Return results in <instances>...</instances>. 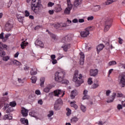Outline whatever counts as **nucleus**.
<instances>
[{
  "mask_svg": "<svg viewBox=\"0 0 125 125\" xmlns=\"http://www.w3.org/2000/svg\"><path fill=\"white\" fill-rule=\"evenodd\" d=\"M72 40V36L71 35H68L67 36H65L62 40V42L64 44L62 46V48H63L64 51H67L68 49L71 47V44L70 43H67Z\"/></svg>",
  "mask_w": 125,
  "mask_h": 125,
  "instance_id": "nucleus-1",
  "label": "nucleus"
},
{
  "mask_svg": "<svg viewBox=\"0 0 125 125\" xmlns=\"http://www.w3.org/2000/svg\"><path fill=\"white\" fill-rule=\"evenodd\" d=\"M82 79H83L82 74H79V71H75L73 76V82H75L76 84H77L76 85L77 86H80L83 83V81Z\"/></svg>",
  "mask_w": 125,
  "mask_h": 125,
  "instance_id": "nucleus-2",
  "label": "nucleus"
},
{
  "mask_svg": "<svg viewBox=\"0 0 125 125\" xmlns=\"http://www.w3.org/2000/svg\"><path fill=\"white\" fill-rule=\"evenodd\" d=\"M65 75V72L63 71H61L60 72H56L55 74V80L58 83H61L63 82L64 80V76Z\"/></svg>",
  "mask_w": 125,
  "mask_h": 125,
  "instance_id": "nucleus-3",
  "label": "nucleus"
},
{
  "mask_svg": "<svg viewBox=\"0 0 125 125\" xmlns=\"http://www.w3.org/2000/svg\"><path fill=\"white\" fill-rule=\"evenodd\" d=\"M67 7L65 9L64 11V14L69 15L71 13V10L73 8V5L71 3V0H67Z\"/></svg>",
  "mask_w": 125,
  "mask_h": 125,
  "instance_id": "nucleus-4",
  "label": "nucleus"
},
{
  "mask_svg": "<svg viewBox=\"0 0 125 125\" xmlns=\"http://www.w3.org/2000/svg\"><path fill=\"white\" fill-rule=\"evenodd\" d=\"M42 8V5L31 6V7L32 11L34 12V13H36V14H39Z\"/></svg>",
  "mask_w": 125,
  "mask_h": 125,
  "instance_id": "nucleus-5",
  "label": "nucleus"
},
{
  "mask_svg": "<svg viewBox=\"0 0 125 125\" xmlns=\"http://www.w3.org/2000/svg\"><path fill=\"white\" fill-rule=\"evenodd\" d=\"M91 29V26H89L85 29L83 31L80 32V36L82 38H87L89 35V31Z\"/></svg>",
  "mask_w": 125,
  "mask_h": 125,
  "instance_id": "nucleus-6",
  "label": "nucleus"
},
{
  "mask_svg": "<svg viewBox=\"0 0 125 125\" xmlns=\"http://www.w3.org/2000/svg\"><path fill=\"white\" fill-rule=\"evenodd\" d=\"M119 83L121 87H125V73H123L119 77Z\"/></svg>",
  "mask_w": 125,
  "mask_h": 125,
  "instance_id": "nucleus-7",
  "label": "nucleus"
},
{
  "mask_svg": "<svg viewBox=\"0 0 125 125\" xmlns=\"http://www.w3.org/2000/svg\"><path fill=\"white\" fill-rule=\"evenodd\" d=\"M111 27H112V21H111V19L108 18L104 23V31L108 32Z\"/></svg>",
  "mask_w": 125,
  "mask_h": 125,
  "instance_id": "nucleus-8",
  "label": "nucleus"
},
{
  "mask_svg": "<svg viewBox=\"0 0 125 125\" xmlns=\"http://www.w3.org/2000/svg\"><path fill=\"white\" fill-rule=\"evenodd\" d=\"M55 96L57 97H63L65 95V91L60 89H57L54 91Z\"/></svg>",
  "mask_w": 125,
  "mask_h": 125,
  "instance_id": "nucleus-9",
  "label": "nucleus"
},
{
  "mask_svg": "<svg viewBox=\"0 0 125 125\" xmlns=\"http://www.w3.org/2000/svg\"><path fill=\"white\" fill-rule=\"evenodd\" d=\"M63 104V101H62V100L61 99H59L58 100H57L55 104L54 105V109L56 111H58L59 110H60V107H57L58 105H62Z\"/></svg>",
  "mask_w": 125,
  "mask_h": 125,
  "instance_id": "nucleus-10",
  "label": "nucleus"
},
{
  "mask_svg": "<svg viewBox=\"0 0 125 125\" xmlns=\"http://www.w3.org/2000/svg\"><path fill=\"white\" fill-rule=\"evenodd\" d=\"M100 85L99 81L97 79H96L94 81V82L91 86V88L92 89H96V88H98Z\"/></svg>",
  "mask_w": 125,
  "mask_h": 125,
  "instance_id": "nucleus-11",
  "label": "nucleus"
},
{
  "mask_svg": "<svg viewBox=\"0 0 125 125\" xmlns=\"http://www.w3.org/2000/svg\"><path fill=\"white\" fill-rule=\"evenodd\" d=\"M13 27V24L12 22L10 21H8L5 24V30L7 32H9V31H10V30L12 29Z\"/></svg>",
  "mask_w": 125,
  "mask_h": 125,
  "instance_id": "nucleus-12",
  "label": "nucleus"
},
{
  "mask_svg": "<svg viewBox=\"0 0 125 125\" xmlns=\"http://www.w3.org/2000/svg\"><path fill=\"white\" fill-rule=\"evenodd\" d=\"M98 75V69H91L90 70V76L91 77H96Z\"/></svg>",
  "mask_w": 125,
  "mask_h": 125,
  "instance_id": "nucleus-13",
  "label": "nucleus"
},
{
  "mask_svg": "<svg viewBox=\"0 0 125 125\" xmlns=\"http://www.w3.org/2000/svg\"><path fill=\"white\" fill-rule=\"evenodd\" d=\"M31 6L42 5L41 0H32Z\"/></svg>",
  "mask_w": 125,
  "mask_h": 125,
  "instance_id": "nucleus-14",
  "label": "nucleus"
},
{
  "mask_svg": "<svg viewBox=\"0 0 125 125\" xmlns=\"http://www.w3.org/2000/svg\"><path fill=\"white\" fill-rule=\"evenodd\" d=\"M116 93L114 92L112 95L108 98V100L106 101L107 103H111L114 101L115 98H116Z\"/></svg>",
  "mask_w": 125,
  "mask_h": 125,
  "instance_id": "nucleus-15",
  "label": "nucleus"
},
{
  "mask_svg": "<svg viewBox=\"0 0 125 125\" xmlns=\"http://www.w3.org/2000/svg\"><path fill=\"white\" fill-rule=\"evenodd\" d=\"M80 62L81 65H83V63L84 62V54L83 52H80Z\"/></svg>",
  "mask_w": 125,
  "mask_h": 125,
  "instance_id": "nucleus-16",
  "label": "nucleus"
},
{
  "mask_svg": "<svg viewBox=\"0 0 125 125\" xmlns=\"http://www.w3.org/2000/svg\"><path fill=\"white\" fill-rule=\"evenodd\" d=\"M53 87V86L51 84H48L46 87H45L43 89V91L46 93H48L49 92V90L51 89Z\"/></svg>",
  "mask_w": 125,
  "mask_h": 125,
  "instance_id": "nucleus-17",
  "label": "nucleus"
},
{
  "mask_svg": "<svg viewBox=\"0 0 125 125\" xmlns=\"http://www.w3.org/2000/svg\"><path fill=\"white\" fill-rule=\"evenodd\" d=\"M77 95H78V91H77V90H74L71 91L70 98L71 99H75V97L77 96Z\"/></svg>",
  "mask_w": 125,
  "mask_h": 125,
  "instance_id": "nucleus-18",
  "label": "nucleus"
},
{
  "mask_svg": "<svg viewBox=\"0 0 125 125\" xmlns=\"http://www.w3.org/2000/svg\"><path fill=\"white\" fill-rule=\"evenodd\" d=\"M35 44L36 46H40V47H43V43L42 41L37 40L35 42Z\"/></svg>",
  "mask_w": 125,
  "mask_h": 125,
  "instance_id": "nucleus-19",
  "label": "nucleus"
},
{
  "mask_svg": "<svg viewBox=\"0 0 125 125\" xmlns=\"http://www.w3.org/2000/svg\"><path fill=\"white\" fill-rule=\"evenodd\" d=\"M29 110L26 109L25 108H21V114L22 115L23 117H27L28 116V113Z\"/></svg>",
  "mask_w": 125,
  "mask_h": 125,
  "instance_id": "nucleus-20",
  "label": "nucleus"
},
{
  "mask_svg": "<svg viewBox=\"0 0 125 125\" xmlns=\"http://www.w3.org/2000/svg\"><path fill=\"white\" fill-rule=\"evenodd\" d=\"M104 45L103 44H100L97 46V52L99 53L104 48Z\"/></svg>",
  "mask_w": 125,
  "mask_h": 125,
  "instance_id": "nucleus-21",
  "label": "nucleus"
},
{
  "mask_svg": "<svg viewBox=\"0 0 125 125\" xmlns=\"http://www.w3.org/2000/svg\"><path fill=\"white\" fill-rule=\"evenodd\" d=\"M79 121V118L78 117L76 116H73V117L71 118L70 120V122L72 124H76L77 122Z\"/></svg>",
  "mask_w": 125,
  "mask_h": 125,
  "instance_id": "nucleus-22",
  "label": "nucleus"
},
{
  "mask_svg": "<svg viewBox=\"0 0 125 125\" xmlns=\"http://www.w3.org/2000/svg\"><path fill=\"white\" fill-rule=\"evenodd\" d=\"M82 4V0H75L74 2V5L75 7L79 6V5H81Z\"/></svg>",
  "mask_w": 125,
  "mask_h": 125,
  "instance_id": "nucleus-23",
  "label": "nucleus"
},
{
  "mask_svg": "<svg viewBox=\"0 0 125 125\" xmlns=\"http://www.w3.org/2000/svg\"><path fill=\"white\" fill-rule=\"evenodd\" d=\"M55 11L56 12H60L62 10V7H61V5L57 4L55 8Z\"/></svg>",
  "mask_w": 125,
  "mask_h": 125,
  "instance_id": "nucleus-24",
  "label": "nucleus"
},
{
  "mask_svg": "<svg viewBox=\"0 0 125 125\" xmlns=\"http://www.w3.org/2000/svg\"><path fill=\"white\" fill-rule=\"evenodd\" d=\"M11 62L13 64H14V65H15L16 66H20V65H21V62H19L16 60H11Z\"/></svg>",
  "mask_w": 125,
  "mask_h": 125,
  "instance_id": "nucleus-25",
  "label": "nucleus"
},
{
  "mask_svg": "<svg viewBox=\"0 0 125 125\" xmlns=\"http://www.w3.org/2000/svg\"><path fill=\"white\" fill-rule=\"evenodd\" d=\"M118 0H107L104 4L105 5H109L110 4H112L113 2H115V1H117Z\"/></svg>",
  "mask_w": 125,
  "mask_h": 125,
  "instance_id": "nucleus-26",
  "label": "nucleus"
},
{
  "mask_svg": "<svg viewBox=\"0 0 125 125\" xmlns=\"http://www.w3.org/2000/svg\"><path fill=\"white\" fill-rule=\"evenodd\" d=\"M3 120H12V115L10 114L5 115L3 118Z\"/></svg>",
  "mask_w": 125,
  "mask_h": 125,
  "instance_id": "nucleus-27",
  "label": "nucleus"
},
{
  "mask_svg": "<svg viewBox=\"0 0 125 125\" xmlns=\"http://www.w3.org/2000/svg\"><path fill=\"white\" fill-rule=\"evenodd\" d=\"M27 45H28V42L25 41H23L21 44V48H22V49H24V48H25L24 46H27Z\"/></svg>",
  "mask_w": 125,
  "mask_h": 125,
  "instance_id": "nucleus-28",
  "label": "nucleus"
},
{
  "mask_svg": "<svg viewBox=\"0 0 125 125\" xmlns=\"http://www.w3.org/2000/svg\"><path fill=\"white\" fill-rule=\"evenodd\" d=\"M5 54V52H4L2 49H0V56H1V57H4Z\"/></svg>",
  "mask_w": 125,
  "mask_h": 125,
  "instance_id": "nucleus-29",
  "label": "nucleus"
},
{
  "mask_svg": "<svg viewBox=\"0 0 125 125\" xmlns=\"http://www.w3.org/2000/svg\"><path fill=\"white\" fill-rule=\"evenodd\" d=\"M114 65H117V62L115 61H110L108 62V66H114Z\"/></svg>",
  "mask_w": 125,
  "mask_h": 125,
  "instance_id": "nucleus-30",
  "label": "nucleus"
},
{
  "mask_svg": "<svg viewBox=\"0 0 125 125\" xmlns=\"http://www.w3.org/2000/svg\"><path fill=\"white\" fill-rule=\"evenodd\" d=\"M48 34L50 35L51 38L52 39V40H54V41H55L56 40H57L56 38V35H55V34H53L52 33H51L50 32L48 31Z\"/></svg>",
  "mask_w": 125,
  "mask_h": 125,
  "instance_id": "nucleus-31",
  "label": "nucleus"
},
{
  "mask_svg": "<svg viewBox=\"0 0 125 125\" xmlns=\"http://www.w3.org/2000/svg\"><path fill=\"white\" fill-rule=\"evenodd\" d=\"M44 81H45V79L43 77H42L40 79V86H43L44 84Z\"/></svg>",
  "mask_w": 125,
  "mask_h": 125,
  "instance_id": "nucleus-32",
  "label": "nucleus"
},
{
  "mask_svg": "<svg viewBox=\"0 0 125 125\" xmlns=\"http://www.w3.org/2000/svg\"><path fill=\"white\" fill-rule=\"evenodd\" d=\"M53 115H54V112L53 110H51V111H49V113L47 115V117H48V119L51 118V117H52Z\"/></svg>",
  "mask_w": 125,
  "mask_h": 125,
  "instance_id": "nucleus-33",
  "label": "nucleus"
},
{
  "mask_svg": "<svg viewBox=\"0 0 125 125\" xmlns=\"http://www.w3.org/2000/svg\"><path fill=\"white\" fill-rule=\"evenodd\" d=\"M100 8H101L100 5H96L93 7L94 11H98L99 10H100Z\"/></svg>",
  "mask_w": 125,
  "mask_h": 125,
  "instance_id": "nucleus-34",
  "label": "nucleus"
},
{
  "mask_svg": "<svg viewBox=\"0 0 125 125\" xmlns=\"http://www.w3.org/2000/svg\"><path fill=\"white\" fill-rule=\"evenodd\" d=\"M30 80H31L32 83H36L37 82V77L33 76L31 77Z\"/></svg>",
  "mask_w": 125,
  "mask_h": 125,
  "instance_id": "nucleus-35",
  "label": "nucleus"
},
{
  "mask_svg": "<svg viewBox=\"0 0 125 125\" xmlns=\"http://www.w3.org/2000/svg\"><path fill=\"white\" fill-rule=\"evenodd\" d=\"M67 26H69L67 24V23L63 22V23H60V28H64L65 27H67Z\"/></svg>",
  "mask_w": 125,
  "mask_h": 125,
  "instance_id": "nucleus-36",
  "label": "nucleus"
},
{
  "mask_svg": "<svg viewBox=\"0 0 125 125\" xmlns=\"http://www.w3.org/2000/svg\"><path fill=\"white\" fill-rule=\"evenodd\" d=\"M80 108H81V110L82 111V112H85V111H86V106H85L83 104H81Z\"/></svg>",
  "mask_w": 125,
  "mask_h": 125,
  "instance_id": "nucleus-37",
  "label": "nucleus"
},
{
  "mask_svg": "<svg viewBox=\"0 0 125 125\" xmlns=\"http://www.w3.org/2000/svg\"><path fill=\"white\" fill-rule=\"evenodd\" d=\"M21 123H22V124H29L28 120L25 119V118H21Z\"/></svg>",
  "mask_w": 125,
  "mask_h": 125,
  "instance_id": "nucleus-38",
  "label": "nucleus"
},
{
  "mask_svg": "<svg viewBox=\"0 0 125 125\" xmlns=\"http://www.w3.org/2000/svg\"><path fill=\"white\" fill-rule=\"evenodd\" d=\"M66 111H67L66 115L67 116V117H69V116H70V115L72 114V110L70 108H67Z\"/></svg>",
  "mask_w": 125,
  "mask_h": 125,
  "instance_id": "nucleus-39",
  "label": "nucleus"
},
{
  "mask_svg": "<svg viewBox=\"0 0 125 125\" xmlns=\"http://www.w3.org/2000/svg\"><path fill=\"white\" fill-rule=\"evenodd\" d=\"M29 115L31 117H34V118H37V113L35 112L34 111H32L31 112H30Z\"/></svg>",
  "mask_w": 125,
  "mask_h": 125,
  "instance_id": "nucleus-40",
  "label": "nucleus"
},
{
  "mask_svg": "<svg viewBox=\"0 0 125 125\" xmlns=\"http://www.w3.org/2000/svg\"><path fill=\"white\" fill-rule=\"evenodd\" d=\"M7 48V45L2 43L1 44L0 49H6Z\"/></svg>",
  "mask_w": 125,
  "mask_h": 125,
  "instance_id": "nucleus-41",
  "label": "nucleus"
},
{
  "mask_svg": "<svg viewBox=\"0 0 125 125\" xmlns=\"http://www.w3.org/2000/svg\"><path fill=\"white\" fill-rule=\"evenodd\" d=\"M10 106L11 107H15V106H16V102L15 101L10 102Z\"/></svg>",
  "mask_w": 125,
  "mask_h": 125,
  "instance_id": "nucleus-42",
  "label": "nucleus"
},
{
  "mask_svg": "<svg viewBox=\"0 0 125 125\" xmlns=\"http://www.w3.org/2000/svg\"><path fill=\"white\" fill-rule=\"evenodd\" d=\"M18 20H19V22L21 23H23V20L24 19V18L22 17L21 16L20 17H17Z\"/></svg>",
  "mask_w": 125,
  "mask_h": 125,
  "instance_id": "nucleus-43",
  "label": "nucleus"
},
{
  "mask_svg": "<svg viewBox=\"0 0 125 125\" xmlns=\"http://www.w3.org/2000/svg\"><path fill=\"white\" fill-rule=\"evenodd\" d=\"M54 5V3L52 2H49L47 4L48 7H52Z\"/></svg>",
  "mask_w": 125,
  "mask_h": 125,
  "instance_id": "nucleus-44",
  "label": "nucleus"
},
{
  "mask_svg": "<svg viewBox=\"0 0 125 125\" xmlns=\"http://www.w3.org/2000/svg\"><path fill=\"white\" fill-rule=\"evenodd\" d=\"M87 83L89 84H92V83H93L92 82V78L90 77L89 78H88Z\"/></svg>",
  "mask_w": 125,
  "mask_h": 125,
  "instance_id": "nucleus-45",
  "label": "nucleus"
},
{
  "mask_svg": "<svg viewBox=\"0 0 125 125\" xmlns=\"http://www.w3.org/2000/svg\"><path fill=\"white\" fill-rule=\"evenodd\" d=\"M10 58L9 56L3 57V61L7 62L9 60Z\"/></svg>",
  "mask_w": 125,
  "mask_h": 125,
  "instance_id": "nucleus-46",
  "label": "nucleus"
},
{
  "mask_svg": "<svg viewBox=\"0 0 125 125\" xmlns=\"http://www.w3.org/2000/svg\"><path fill=\"white\" fill-rule=\"evenodd\" d=\"M30 74L32 76H33L34 75H37V71H34V70L33 69H32L31 71H30Z\"/></svg>",
  "mask_w": 125,
  "mask_h": 125,
  "instance_id": "nucleus-47",
  "label": "nucleus"
},
{
  "mask_svg": "<svg viewBox=\"0 0 125 125\" xmlns=\"http://www.w3.org/2000/svg\"><path fill=\"white\" fill-rule=\"evenodd\" d=\"M116 96L117 97H123L124 96V95L122 93H117V94L116 93Z\"/></svg>",
  "mask_w": 125,
  "mask_h": 125,
  "instance_id": "nucleus-48",
  "label": "nucleus"
},
{
  "mask_svg": "<svg viewBox=\"0 0 125 125\" xmlns=\"http://www.w3.org/2000/svg\"><path fill=\"white\" fill-rule=\"evenodd\" d=\"M24 13L25 17H28L30 16V12L29 11L26 10L25 11Z\"/></svg>",
  "mask_w": 125,
  "mask_h": 125,
  "instance_id": "nucleus-49",
  "label": "nucleus"
},
{
  "mask_svg": "<svg viewBox=\"0 0 125 125\" xmlns=\"http://www.w3.org/2000/svg\"><path fill=\"white\" fill-rule=\"evenodd\" d=\"M83 100H85V99H89V96L87 95H84L83 97Z\"/></svg>",
  "mask_w": 125,
  "mask_h": 125,
  "instance_id": "nucleus-50",
  "label": "nucleus"
},
{
  "mask_svg": "<svg viewBox=\"0 0 125 125\" xmlns=\"http://www.w3.org/2000/svg\"><path fill=\"white\" fill-rule=\"evenodd\" d=\"M117 109L118 110H122V109H123V105L121 104H118L117 105Z\"/></svg>",
  "mask_w": 125,
  "mask_h": 125,
  "instance_id": "nucleus-51",
  "label": "nucleus"
},
{
  "mask_svg": "<svg viewBox=\"0 0 125 125\" xmlns=\"http://www.w3.org/2000/svg\"><path fill=\"white\" fill-rule=\"evenodd\" d=\"M35 94H37V95H41L42 94V93L41 92V91L39 89H37L35 90Z\"/></svg>",
  "mask_w": 125,
  "mask_h": 125,
  "instance_id": "nucleus-52",
  "label": "nucleus"
},
{
  "mask_svg": "<svg viewBox=\"0 0 125 125\" xmlns=\"http://www.w3.org/2000/svg\"><path fill=\"white\" fill-rule=\"evenodd\" d=\"M118 42L120 44H123V42H124V40L122 39L121 38H118Z\"/></svg>",
  "mask_w": 125,
  "mask_h": 125,
  "instance_id": "nucleus-53",
  "label": "nucleus"
},
{
  "mask_svg": "<svg viewBox=\"0 0 125 125\" xmlns=\"http://www.w3.org/2000/svg\"><path fill=\"white\" fill-rule=\"evenodd\" d=\"M55 28L56 29H58V28H60V23H57L54 25Z\"/></svg>",
  "mask_w": 125,
  "mask_h": 125,
  "instance_id": "nucleus-54",
  "label": "nucleus"
},
{
  "mask_svg": "<svg viewBox=\"0 0 125 125\" xmlns=\"http://www.w3.org/2000/svg\"><path fill=\"white\" fill-rule=\"evenodd\" d=\"M93 19H94V17L93 16H90L87 18L88 21H91L93 20Z\"/></svg>",
  "mask_w": 125,
  "mask_h": 125,
  "instance_id": "nucleus-55",
  "label": "nucleus"
},
{
  "mask_svg": "<svg viewBox=\"0 0 125 125\" xmlns=\"http://www.w3.org/2000/svg\"><path fill=\"white\" fill-rule=\"evenodd\" d=\"M18 82L20 83H24V79H21L19 78Z\"/></svg>",
  "mask_w": 125,
  "mask_h": 125,
  "instance_id": "nucleus-56",
  "label": "nucleus"
},
{
  "mask_svg": "<svg viewBox=\"0 0 125 125\" xmlns=\"http://www.w3.org/2000/svg\"><path fill=\"white\" fill-rule=\"evenodd\" d=\"M52 63L53 65H55V64H57V60H52Z\"/></svg>",
  "mask_w": 125,
  "mask_h": 125,
  "instance_id": "nucleus-57",
  "label": "nucleus"
},
{
  "mask_svg": "<svg viewBox=\"0 0 125 125\" xmlns=\"http://www.w3.org/2000/svg\"><path fill=\"white\" fill-rule=\"evenodd\" d=\"M110 93H111V91L110 90H106V96H109V95H110Z\"/></svg>",
  "mask_w": 125,
  "mask_h": 125,
  "instance_id": "nucleus-58",
  "label": "nucleus"
},
{
  "mask_svg": "<svg viewBox=\"0 0 125 125\" xmlns=\"http://www.w3.org/2000/svg\"><path fill=\"white\" fill-rule=\"evenodd\" d=\"M48 13L49 14H50V15H52V14L54 13V11H53V10H50L48 11Z\"/></svg>",
  "mask_w": 125,
  "mask_h": 125,
  "instance_id": "nucleus-59",
  "label": "nucleus"
},
{
  "mask_svg": "<svg viewBox=\"0 0 125 125\" xmlns=\"http://www.w3.org/2000/svg\"><path fill=\"white\" fill-rule=\"evenodd\" d=\"M55 58H56V56H55V55H51V59L52 60H55Z\"/></svg>",
  "mask_w": 125,
  "mask_h": 125,
  "instance_id": "nucleus-60",
  "label": "nucleus"
},
{
  "mask_svg": "<svg viewBox=\"0 0 125 125\" xmlns=\"http://www.w3.org/2000/svg\"><path fill=\"white\" fill-rule=\"evenodd\" d=\"M70 104H71V107H73L74 105H75L76 104V102L74 101V102H70Z\"/></svg>",
  "mask_w": 125,
  "mask_h": 125,
  "instance_id": "nucleus-61",
  "label": "nucleus"
},
{
  "mask_svg": "<svg viewBox=\"0 0 125 125\" xmlns=\"http://www.w3.org/2000/svg\"><path fill=\"white\" fill-rule=\"evenodd\" d=\"M3 35H4V33H3V32H2L0 34V39L1 40H2L3 39Z\"/></svg>",
  "mask_w": 125,
  "mask_h": 125,
  "instance_id": "nucleus-62",
  "label": "nucleus"
},
{
  "mask_svg": "<svg viewBox=\"0 0 125 125\" xmlns=\"http://www.w3.org/2000/svg\"><path fill=\"white\" fill-rule=\"evenodd\" d=\"M119 66H120V67L122 66L124 69H125V64H124V63H120Z\"/></svg>",
  "mask_w": 125,
  "mask_h": 125,
  "instance_id": "nucleus-63",
  "label": "nucleus"
},
{
  "mask_svg": "<svg viewBox=\"0 0 125 125\" xmlns=\"http://www.w3.org/2000/svg\"><path fill=\"white\" fill-rule=\"evenodd\" d=\"M10 36H11V34H7L5 35L4 37H5L7 39H8V37H10Z\"/></svg>",
  "mask_w": 125,
  "mask_h": 125,
  "instance_id": "nucleus-64",
  "label": "nucleus"
}]
</instances>
